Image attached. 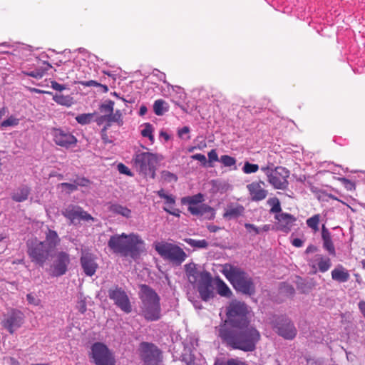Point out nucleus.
Returning a JSON list of instances; mask_svg holds the SVG:
<instances>
[{"mask_svg":"<svg viewBox=\"0 0 365 365\" xmlns=\"http://www.w3.org/2000/svg\"><path fill=\"white\" fill-rule=\"evenodd\" d=\"M227 319L217 327L218 335L227 346L244 351H252L261 339L259 331L251 324L248 307L233 302L227 309Z\"/></svg>","mask_w":365,"mask_h":365,"instance_id":"nucleus-1","label":"nucleus"},{"mask_svg":"<svg viewBox=\"0 0 365 365\" xmlns=\"http://www.w3.org/2000/svg\"><path fill=\"white\" fill-rule=\"evenodd\" d=\"M60 242L61 239L57 232L47 227L44 241H40L37 237L27 241L28 255L32 262L42 267L51 257L52 252Z\"/></svg>","mask_w":365,"mask_h":365,"instance_id":"nucleus-2","label":"nucleus"},{"mask_svg":"<svg viewBox=\"0 0 365 365\" xmlns=\"http://www.w3.org/2000/svg\"><path fill=\"white\" fill-rule=\"evenodd\" d=\"M108 246L113 253L123 257L130 256L133 259L137 258L145 250L144 241L139 235L135 233L112 235L108 242Z\"/></svg>","mask_w":365,"mask_h":365,"instance_id":"nucleus-3","label":"nucleus"},{"mask_svg":"<svg viewBox=\"0 0 365 365\" xmlns=\"http://www.w3.org/2000/svg\"><path fill=\"white\" fill-rule=\"evenodd\" d=\"M139 298L141 301L140 314L149 322L158 321L161 318L160 298L147 285H142Z\"/></svg>","mask_w":365,"mask_h":365,"instance_id":"nucleus-4","label":"nucleus"},{"mask_svg":"<svg viewBox=\"0 0 365 365\" xmlns=\"http://www.w3.org/2000/svg\"><path fill=\"white\" fill-rule=\"evenodd\" d=\"M222 272L236 290L249 295L255 293L252 278L240 267L225 264Z\"/></svg>","mask_w":365,"mask_h":365,"instance_id":"nucleus-5","label":"nucleus"},{"mask_svg":"<svg viewBox=\"0 0 365 365\" xmlns=\"http://www.w3.org/2000/svg\"><path fill=\"white\" fill-rule=\"evenodd\" d=\"M160 155L150 152L137 153L133 157V165L136 170L144 177L155 178L157 166L162 160Z\"/></svg>","mask_w":365,"mask_h":365,"instance_id":"nucleus-6","label":"nucleus"},{"mask_svg":"<svg viewBox=\"0 0 365 365\" xmlns=\"http://www.w3.org/2000/svg\"><path fill=\"white\" fill-rule=\"evenodd\" d=\"M153 247L161 258L174 266L181 265L187 257L180 247L165 240L155 242Z\"/></svg>","mask_w":365,"mask_h":365,"instance_id":"nucleus-7","label":"nucleus"},{"mask_svg":"<svg viewBox=\"0 0 365 365\" xmlns=\"http://www.w3.org/2000/svg\"><path fill=\"white\" fill-rule=\"evenodd\" d=\"M261 170L267 178L268 182L275 189L284 190L288 187L289 171L282 166L272 168L269 166L261 168Z\"/></svg>","mask_w":365,"mask_h":365,"instance_id":"nucleus-8","label":"nucleus"},{"mask_svg":"<svg viewBox=\"0 0 365 365\" xmlns=\"http://www.w3.org/2000/svg\"><path fill=\"white\" fill-rule=\"evenodd\" d=\"M203 200L204 197L201 193L182 199V203L188 205V210L192 215L205 216L208 218L213 217L215 216L214 209L207 205L202 204Z\"/></svg>","mask_w":365,"mask_h":365,"instance_id":"nucleus-9","label":"nucleus"},{"mask_svg":"<svg viewBox=\"0 0 365 365\" xmlns=\"http://www.w3.org/2000/svg\"><path fill=\"white\" fill-rule=\"evenodd\" d=\"M88 356L96 365H115L113 352L102 342L93 343Z\"/></svg>","mask_w":365,"mask_h":365,"instance_id":"nucleus-10","label":"nucleus"},{"mask_svg":"<svg viewBox=\"0 0 365 365\" xmlns=\"http://www.w3.org/2000/svg\"><path fill=\"white\" fill-rule=\"evenodd\" d=\"M140 355L143 365H159L162 361L160 349L153 344L142 342L140 344Z\"/></svg>","mask_w":365,"mask_h":365,"instance_id":"nucleus-11","label":"nucleus"},{"mask_svg":"<svg viewBox=\"0 0 365 365\" xmlns=\"http://www.w3.org/2000/svg\"><path fill=\"white\" fill-rule=\"evenodd\" d=\"M71 263L70 255L66 252H58L50 267V274L53 277H60L66 273Z\"/></svg>","mask_w":365,"mask_h":365,"instance_id":"nucleus-12","label":"nucleus"},{"mask_svg":"<svg viewBox=\"0 0 365 365\" xmlns=\"http://www.w3.org/2000/svg\"><path fill=\"white\" fill-rule=\"evenodd\" d=\"M62 215L69 220L71 224L76 225L81 221H94V218L78 205H68L61 211Z\"/></svg>","mask_w":365,"mask_h":365,"instance_id":"nucleus-13","label":"nucleus"},{"mask_svg":"<svg viewBox=\"0 0 365 365\" xmlns=\"http://www.w3.org/2000/svg\"><path fill=\"white\" fill-rule=\"evenodd\" d=\"M108 297L125 313L132 311V306L126 292L120 287H115L108 290Z\"/></svg>","mask_w":365,"mask_h":365,"instance_id":"nucleus-14","label":"nucleus"},{"mask_svg":"<svg viewBox=\"0 0 365 365\" xmlns=\"http://www.w3.org/2000/svg\"><path fill=\"white\" fill-rule=\"evenodd\" d=\"M24 322V314L19 310L11 309L7 314L4 315L1 324L10 334H13L22 326Z\"/></svg>","mask_w":365,"mask_h":365,"instance_id":"nucleus-15","label":"nucleus"},{"mask_svg":"<svg viewBox=\"0 0 365 365\" xmlns=\"http://www.w3.org/2000/svg\"><path fill=\"white\" fill-rule=\"evenodd\" d=\"M51 133L57 145L68 148L77 144V138L69 130L62 128H53Z\"/></svg>","mask_w":365,"mask_h":365,"instance_id":"nucleus-16","label":"nucleus"},{"mask_svg":"<svg viewBox=\"0 0 365 365\" xmlns=\"http://www.w3.org/2000/svg\"><path fill=\"white\" fill-rule=\"evenodd\" d=\"M274 328L277 334L285 339L292 340L297 335V329L294 324L284 317L278 319L274 324Z\"/></svg>","mask_w":365,"mask_h":365,"instance_id":"nucleus-17","label":"nucleus"},{"mask_svg":"<svg viewBox=\"0 0 365 365\" xmlns=\"http://www.w3.org/2000/svg\"><path fill=\"white\" fill-rule=\"evenodd\" d=\"M308 265L313 270V273L317 272H326L331 266V262L329 257L322 255L316 254L307 259Z\"/></svg>","mask_w":365,"mask_h":365,"instance_id":"nucleus-18","label":"nucleus"},{"mask_svg":"<svg viewBox=\"0 0 365 365\" xmlns=\"http://www.w3.org/2000/svg\"><path fill=\"white\" fill-rule=\"evenodd\" d=\"M250 199L254 202H259L264 200L268 191L265 189V183L262 180L254 181L246 185Z\"/></svg>","mask_w":365,"mask_h":365,"instance_id":"nucleus-19","label":"nucleus"},{"mask_svg":"<svg viewBox=\"0 0 365 365\" xmlns=\"http://www.w3.org/2000/svg\"><path fill=\"white\" fill-rule=\"evenodd\" d=\"M185 271L188 281L194 284H197L202 281L204 278H207L210 275V273L205 270H199L197 264L190 262L185 265Z\"/></svg>","mask_w":365,"mask_h":365,"instance_id":"nucleus-20","label":"nucleus"},{"mask_svg":"<svg viewBox=\"0 0 365 365\" xmlns=\"http://www.w3.org/2000/svg\"><path fill=\"white\" fill-rule=\"evenodd\" d=\"M80 261L82 269L87 276L91 277L95 274L98 266L93 255L83 252Z\"/></svg>","mask_w":365,"mask_h":365,"instance_id":"nucleus-21","label":"nucleus"},{"mask_svg":"<svg viewBox=\"0 0 365 365\" xmlns=\"http://www.w3.org/2000/svg\"><path fill=\"white\" fill-rule=\"evenodd\" d=\"M277 220V229L284 233L290 232L297 219L291 214L282 212L275 215Z\"/></svg>","mask_w":365,"mask_h":365,"instance_id":"nucleus-22","label":"nucleus"},{"mask_svg":"<svg viewBox=\"0 0 365 365\" xmlns=\"http://www.w3.org/2000/svg\"><path fill=\"white\" fill-rule=\"evenodd\" d=\"M197 291L202 300L207 302L212 299L215 296L214 289L212 285L211 274L207 278H204L202 281L197 284Z\"/></svg>","mask_w":365,"mask_h":365,"instance_id":"nucleus-23","label":"nucleus"},{"mask_svg":"<svg viewBox=\"0 0 365 365\" xmlns=\"http://www.w3.org/2000/svg\"><path fill=\"white\" fill-rule=\"evenodd\" d=\"M157 195L160 198L165 200V203L166 204V206L163 208L165 211L175 216L179 215V210L174 208V205L175 204V198L173 195L165 194L163 189L158 190L157 192Z\"/></svg>","mask_w":365,"mask_h":365,"instance_id":"nucleus-24","label":"nucleus"},{"mask_svg":"<svg viewBox=\"0 0 365 365\" xmlns=\"http://www.w3.org/2000/svg\"><path fill=\"white\" fill-rule=\"evenodd\" d=\"M323 248L332 257L336 256V250L331 239V235L324 225L322 227Z\"/></svg>","mask_w":365,"mask_h":365,"instance_id":"nucleus-25","label":"nucleus"},{"mask_svg":"<svg viewBox=\"0 0 365 365\" xmlns=\"http://www.w3.org/2000/svg\"><path fill=\"white\" fill-rule=\"evenodd\" d=\"M244 211L245 207L242 205L231 202L225 208L223 217L228 220L235 219L242 215Z\"/></svg>","mask_w":365,"mask_h":365,"instance_id":"nucleus-26","label":"nucleus"},{"mask_svg":"<svg viewBox=\"0 0 365 365\" xmlns=\"http://www.w3.org/2000/svg\"><path fill=\"white\" fill-rule=\"evenodd\" d=\"M108 209V211L114 215H120L126 219H129L132 217V211L130 209L117 202L110 203Z\"/></svg>","mask_w":365,"mask_h":365,"instance_id":"nucleus-27","label":"nucleus"},{"mask_svg":"<svg viewBox=\"0 0 365 365\" xmlns=\"http://www.w3.org/2000/svg\"><path fill=\"white\" fill-rule=\"evenodd\" d=\"M349 277L350 274L349 273V271L341 264L337 265L331 271L332 279L338 282H346L349 279Z\"/></svg>","mask_w":365,"mask_h":365,"instance_id":"nucleus-28","label":"nucleus"},{"mask_svg":"<svg viewBox=\"0 0 365 365\" xmlns=\"http://www.w3.org/2000/svg\"><path fill=\"white\" fill-rule=\"evenodd\" d=\"M101 120L106 122V126L104 128V130H106L112 123H116L118 126L123 125V115L120 110H117L115 113H111L109 115L102 116Z\"/></svg>","mask_w":365,"mask_h":365,"instance_id":"nucleus-29","label":"nucleus"},{"mask_svg":"<svg viewBox=\"0 0 365 365\" xmlns=\"http://www.w3.org/2000/svg\"><path fill=\"white\" fill-rule=\"evenodd\" d=\"M30 188L26 185L20 186L15 189L11 194V199L17 202H21L28 199L30 194Z\"/></svg>","mask_w":365,"mask_h":365,"instance_id":"nucleus-30","label":"nucleus"},{"mask_svg":"<svg viewBox=\"0 0 365 365\" xmlns=\"http://www.w3.org/2000/svg\"><path fill=\"white\" fill-rule=\"evenodd\" d=\"M53 100L58 105L70 107L73 104V98L69 95L64 96L56 93L53 96Z\"/></svg>","mask_w":365,"mask_h":365,"instance_id":"nucleus-31","label":"nucleus"},{"mask_svg":"<svg viewBox=\"0 0 365 365\" xmlns=\"http://www.w3.org/2000/svg\"><path fill=\"white\" fill-rule=\"evenodd\" d=\"M140 133L143 137L148 138L151 144L154 143L153 131L154 128L152 124L150 123H145L140 126Z\"/></svg>","mask_w":365,"mask_h":365,"instance_id":"nucleus-32","label":"nucleus"},{"mask_svg":"<svg viewBox=\"0 0 365 365\" xmlns=\"http://www.w3.org/2000/svg\"><path fill=\"white\" fill-rule=\"evenodd\" d=\"M321 220V215L319 214H316L312 217L308 218L306 220V224L308 227L312 229V230L316 233L319 230V223Z\"/></svg>","mask_w":365,"mask_h":365,"instance_id":"nucleus-33","label":"nucleus"},{"mask_svg":"<svg viewBox=\"0 0 365 365\" xmlns=\"http://www.w3.org/2000/svg\"><path fill=\"white\" fill-rule=\"evenodd\" d=\"M184 241L194 249H205L208 247V242L205 240H195L192 238H185Z\"/></svg>","mask_w":365,"mask_h":365,"instance_id":"nucleus-34","label":"nucleus"},{"mask_svg":"<svg viewBox=\"0 0 365 365\" xmlns=\"http://www.w3.org/2000/svg\"><path fill=\"white\" fill-rule=\"evenodd\" d=\"M220 162L225 166L230 168L231 170H236L237 160L234 157L228 155H223L220 158Z\"/></svg>","mask_w":365,"mask_h":365,"instance_id":"nucleus-35","label":"nucleus"},{"mask_svg":"<svg viewBox=\"0 0 365 365\" xmlns=\"http://www.w3.org/2000/svg\"><path fill=\"white\" fill-rule=\"evenodd\" d=\"M160 178L163 183L176 182L178 180L176 174L166 170L161 172Z\"/></svg>","mask_w":365,"mask_h":365,"instance_id":"nucleus-36","label":"nucleus"},{"mask_svg":"<svg viewBox=\"0 0 365 365\" xmlns=\"http://www.w3.org/2000/svg\"><path fill=\"white\" fill-rule=\"evenodd\" d=\"M166 102L162 99L156 100L153 104V110L157 115H162L168 110Z\"/></svg>","mask_w":365,"mask_h":365,"instance_id":"nucleus-37","label":"nucleus"},{"mask_svg":"<svg viewBox=\"0 0 365 365\" xmlns=\"http://www.w3.org/2000/svg\"><path fill=\"white\" fill-rule=\"evenodd\" d=\"M94 113H83L76 117V120L81 125L89 124L93 119Z\"/></svg>","mask_w":365,"mask_h":365,"instance_id":"nucleus-38","label":"nucleus"},{"mask_svg":"<svg viewBox=\"0 0 365 365\" xmlns=\"http://www.w3.org/2000/svg\"><path fill=\"white\" fill-rule=\"evenodd\" d=\"M217 293L222 297H230L231 291L227 285L222 280H219L217 287Z\"/></svg>","mask_w":365,"mask_h":365,"instance_id":"nucleus-39","label":"nucleus"},{"mask_svg":"<svg viewBox=\"0 0 365 365\" xmlns=\"http://www.w3.org/2000/svg\"><path fill=\"white\" fill-rule=\"evenodd\" d=\"M242 361L237 359H230L227 360L223 359H217L214 365H242Z\"/></svg>","mask_w":365,"mask_h":365,"instance_id":"nucleus-40","label":"nucleus"},{"mask_svg":"<svg viewBox=\"0 0 365 365\" xmlns=\"http://www.w3.org/2000/svg\"><path fill=\"white\" fill-rule=\"evenodd\" d=\"M242 170V172L245 174L255 173L259 170V165L257 164H252L249 162H245Z\"/></svg>","mask_w":365,"mask_h":365,"instance_id":"nucleus-41","label":"nucleus"},{"mask_svg":"<svg viewBox=\"0 0 365 365\" xmlns=\"http://www.w3.org/2000/svg\"><path fill=\"white\" fill-rule=\"evenodd\" d=\"M76 308L82 314L86 311V297L83 294H79L78 296Z\"/></svg>","mask_w":365,"mask_h":365,"instance_id":"nucleus-42","label":"nucleus"},{"mask_svg":"<svg viewBox=\"0 0 365 365\" xmlns=\"http://www.w3.org/2000/svg\"><path fill=\"white\" fill-rule=\"evenodd\" d=\"M208 156V167H213V163L220 161V159L218 158V155L217 153V150L215 149H212L210 152L207 153Z\"/></svg>","mask_w":365,"mask_h":365,"instance_id":"nucleus-43","label":"nucleus"},{"mask_svg":"<svg viewBox=\"0 0 365 365\" xmlns=\"http://www.w3.org/2000/svg\"><path fill=\"white\" fill-rule=\"evenodd\" d=\"M19 119L11 115L1 123V127L16 126L19 124Z\"/></svg>","mask_w":365,"mask_h":365,"instance_id":"nucleus-44","label":"nucleus"},{"mask_svg":"<svg viewBox=\"0 0 365 365\" xmlns=\"http://www.w3.org/2000/svg\"><path fill=\"white\" fill-rule=\"evenodd\" d=\"M190 128L188 126H184L178 130V137L185 139L186 140H189L190 139Z\"/></svg>","mask_w":365,"mask_h":365,"instance_id":"nucleus-45","label":"nucleus"},{"mask_svg":"<svg viewBox=\"0 0 365 365\" xmlns=\"http://www.w3.org/2000/svg\"><path fill=\"white\" fill-rule=\"evenodd\" d=\"M268 202L270 205H272V207H271V210H270L271 212L278 213V212H281V210H282L281 205H280V203H279V200L277 198L270 199L268 201Z\"/></svg>","mask_w":365,"mask_h":365,"instance_id":"nucleus-46","label":"nucleus"},{"mask_svg":"<svg viewBox=\"0 0 365 365\" xmlns=\"http://www.w3.org/2000/svg\"><path fill=\"white\" fill-rule=\"evenodd\" d=\"M24 73L28 76H31L33 78H35L36 79L41 78L44 73L45 71L42 69H36L34 71H28V72H24Z\"/></svg>","mask_w":365,"mask_h":365,"instance_id":"nucleus-47","label":"nucleus"},{"mask_svg":"<svg viewBox=\"0 0 365 365\" xmlns=\"http://www.w3.org/2000/svg\"><path fill=\"white\" fill-rule=\"evenodd\" d=\"M113 106H114V102L109 100L106 101L105 103L102 104L101 106V110L102 111H105L107 113H109L110 114L113 112Z\"/></svg>","mask_w":365,"mask_h":365,"instance_id":"nucleus-48","label":"nucleus"},{"mask_svg":"<svg viewBox=\"0 0 365 365\" xmlns=\"http://www.w3.org/2000/svg\"><path fill=\"white\" fill-rule=\"evenodd\" d=\"M76 185L81 187H88L91 183V180L86 178H78L75 180Z\"/></svg>","mask_w":365,"mask_h":365,"instance_id":"nucleus-49","label":"nucleus"},{"mask_svg":"<svg viewBox=\"0 0 365 365\" xmlns=\"http://www.w3.org/2000/svg\"><path fill=\"white\" fill-rule=\"evenodd\" d=\"M191 158L193 160L200 161L203 167L207 166V161L206 157L203 154H201V153L195 154L191 156Z\"/></svg>","mask_w":365,"mask_h":365,"instance_id":"nucleus-50","label":"nucleus"},{"mask_svg":"<svg viewBox=\"0 0 365 365\" xmlns=\"http://www.w3.org/2000/svg\"><path fill=\"white\" fill-rule=\"evenodd\" d=\"M26 299L30 304H33L34 306H38L41 303V300L32 293L26 295Z\"/></svg>","mask_w":365,"mask_h":365,"instance_id":"nucleus-51","label":"nucleus"},{"mask_svg":"<svg viewBox=\"0 0 365 365\" xmlns=\"http://www.w3.org/2000/svg\"><path fill=\"white\" fill-rule=\"evenodd\" d=\"M118 170L120 173L126 175L128 176H133V173L124 164L119 163L118 165Z\"/></svg>","mask_w":365,"mask_h":365,"instance_id":"nucleus-52","label":"nucleus"},{"mask_svg":"<svg viewBox=\"0 0 365 365\" xmlns=\"http://www.w3.org/2000/svg\"><path fill=\"white\" fill-rule=\"evenodd\" d=\"M59 186L64 190H68L69 192H73L77 190V185L76 183H68V182H62L59 185Z\"/></svg>","mask_w":365,"mask_h":365,"instance_id":"nucleus-53","label":"nucleus"},{"mask_svg":"<svg viewBox=\"0 0 365 365\" xmlns=\"http://www.w3.org/2000/svg\"><path fill=\"white\" fill-rule=\"evenodd\" d=\"M245 228L247 230L248 232H253L255 235H258L260 233V228L257 227L253 224L250 223H245Z\"/></svg>","mask_w":365,"mask_h":365,"instance_id":"nucleus-54","label":"nucleus"},{"mask_svg":"<svg viewBox=\"0 0 365 365\" xmlns=\"http://www.w3.org/2000/svg\"><path fill=\"white\" fill-rule=\"evenodd\" d=\"M340 180L343 182V184L344 185L345 187L347 190H351L355 188L354 183L352 182L351 180L344 178H341Z\"/></svg>","mask_w":365,"mask_h":365,"instance_id":"nucleus-55","label":"nucleus"},{"mask_svg":"<svg viewBox=\"0 0 365 365\" xmlns=\"http://www.w3.org/2000/svg\"><path fill=\"white\" fill-rule=\"evenodd\" d=\"M153 74L160 81H163L165 83H167L166 82V76L165 73L160 71L158 69H155L153 71Z\"/></svg>","mask_w":365,"mask_h":365,"instance_id":"nucleus-56","label":"nucleus"},{"mask_svg":"<svg viewBox=\"0 0 365 365\" xmlns=\"http://www.w3.org/2000/svg\"><path fill=\"white\" fill-rule=\"evenodd\" d=\"M80 83L84 86H88V87H90V86L98 87V86H101L99 83H98L96 81H93V80L88 81H82Z\"/></svg>","mask_w":365,"mask_h":365,"instance_id":"nucleus-57","label":"nucleus"},{"mask_svg":"<svg viewBox=\"0 0 365 365\" xmlns=\"http://www.w3.org/2000/svg\"><path fill=\"white\" fill-rule=\"evenodd\" d=\"M51 88L58 91H61L66 88L64 85L60 84L56 81L51 82Z\"/></svg>","mask_w":365,"mask_h":365,"instance_id":"nucleus-58","label":"nucleus"},{"mask_svg":"<svg viewBox=\"0 0 365 365\" xmlns=\"http://www.w3.org/2000/svg\"><path fill=\"white\" fill-rule=\"evenodd\" d=\"M292 245L296 247H301L304 245V240L299 238H294L292 240Z\"/></svg>","mask_w":365,"mask_h":365,"instance_id":"nucleus-59","label":"nucleus"},{"mask_svg":"<svg viewBox=\"0 0 365 365\" xmlns=\"http://www.w3.org/2000/svg\"><path fill=\"white\" fill-rule=\"evenodd\" d=\"M358 307L363 317L365 318V301H360L358 304Z\"/></svg>","mask_w":365,"mask_h":365,"instance_id":"nucleus-60","label":"nucleus"},{"mask_svg":"<svg viewBox=\"0 0 365 365\" xmlns=\"http://www.w3.org/2000/svg\"><path fill=\"white\" fill-rule=\"evenodd\" d=\"M317 250V247L315 246V245H309L306 250H305V253L306 254H309V253H312V252H314Z\"/></svg>","mask_w":365,"mask_h":365,"instance_id":"nucleus-61","label":"nucleus"},{"mask_svg":"<svg viewBox=\"0 0 365 365\" xmlns=\"http://www.w3.org/2000/svg\"><path fill=\"white\" fill-rule=\"evenodd\" d=\"M259 228H260V232H268V231L272 230L274 227L271 225L267 224V225H264L262 227H259Z\"/></svg>","mask_w":365,"mask_h":365,"instance_id":"nucleus-62","label":"nucleus"},{"mask_svg":"<svg viewBox=\"0 0 365 365\" xmlns=\"http://www.w3.org/2000/svg\"><path fill=\"white\" fill-rule=\"evenodd\" d=\"M207 230L210 232H217L220 230V227L216 226V225H209L207 226Z\"/></svg>","mask_w":365,"mask_h":365,"instance_id":"nucleus-63","label":"nucleus"},{"mask_svg":"<svg viewBox=\"0 0 365 365\" xmlns=\"http://www.w3.org/2000/svg\"><path fill=\"white\" fill-rule=\"evenodd\" d=\"M147 111H148L147 107L145 106H141L140 107L139 112H138L139 115L143 116L144 115L146 114Z\"/></svg>","mask_w":365,"mask_h":365,"instance_id":"nucleus-64","label":"nucleus"}]
</instances>
